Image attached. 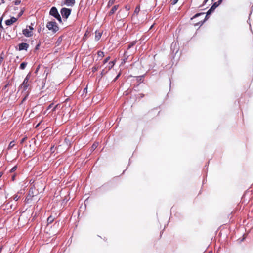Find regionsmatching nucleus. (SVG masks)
<instances>
[{
	"instance_id": "nucleus-27",
	"label": "nucleus",
	"mask_w": 253,
	"mask_h": 253,
	"mask_svg": "<svg viewBox=\"0 0 253 253\" xmlns=\"http://www.w3.org/2000/svg\"><path fill=\"white\" fill-rule=\"evenodd\" d=\"M99 69V66H94L93 67H92V71L93 72H96V71L98 70V69Z\"/></svg>"
},
{
	"instance_id": "nucleus-4",
	"label": "nucleus",
	"mask_w": 253,
	"mask_h": 253,
	"mask_svg": "<svg viewBox=\"0 0 253 253\" xmlns=\"http://www.w3.org/2000/svg\"><path fill=\"white\" fill-rule=\"evenodd\" d=\"M34 28L31 26H27L26 29H23L22 31L23 34L26 37H30L33 36V31Z\"/></svg>"
},
{
	"instance_id": "nucleus-34",
	"label": "nucleus",
	"mask_w": 253,
	"mask_h": 253,
	"mask_svg": "<svg viewBox=\"0 0 253 253\" xmlns=\"http://www.w3.org/2000/svg\"><path fill=\"white\" fill-rule=\"evenodd\" d=\"M204 22V20H203V21L201 20V21H199L197 24H195V25H201L203 24Z\"/></svg>"
},
{
	"instance_id": "nucleus-47",
	"label": "nucleus",
	"mask_w": 253,
	"mask_h": 253,
	"mask_svg": "<svg viewBox=\"0 0 253 253\" xmlns=\"http://www.w3.org/2000/svg\"><path fill=\"white\" fill-rule=\"evenodd\" d=\"M23 215H21V216H20V218H19V220L22 218L23 217Z\"/></svg>"
},
{
	"instance_id": "nucleus-45",
	"label": "nucleus",
	"mask_w": 253,
	"mask_h": 253,
	"mask_svg": "<svg viewBox=\"0 0 253 253\" xmlns=\"http://www.w3.org/2000/svg\"><path fill=\"white\" fill-rule=\"evenodd\" d=\"M208 0H204V4H205L207 1H208Z\"/></svg>"
},
{
	"instance_id": "nucleus-32",
	"label": "nucleus",
	"mask_w": 253,
	"mask_h": 253,
	"mask_svg": "<svg viewBox=\"0 0 253 253\" xmlns=\"http://www.w3.org/2000/svg\"><path fill=\"white\" fill-rule=\"evenodd\" d=\"M54 104L53 103H51L50 104L48 107H47V110L46 111L49 110L50 108H51L53 106Z\"/></svg>"
},
{
	"instance_id": "nucleus-43",
	"label": "nucleus",
	"mask_w": 253,
	"mask_h": 253,
	"mask_svg": "<svg viewBox=\"0 0 253 253\" xmlns=\"http://www.w3.org/2000/svg\"><path fill=\"white\" fill-rule=\"evenodd\" d=\"M2 250V246H1V247H0V253L1 252Z\"/></svg>"
},
{
	"instance_id": "nucleus-5",
	"label": "nucleus",
	"mask_w": 253,
	"mask_h": 253,
	"mask_svg": "<svg viewBox=\"0 0 253 253\" xmlns=\"http://www.w3.org/2000/svg\"><path fill=\"white\" fill-rule=\"evenodd\" d=\"M61 14L63 18L67 19L70 15L71 10L70 9L63 8L61 10Z\"/></svg>"
},
{
	"instance_id": "nucleus-8",
	"label": "nucleus",
	"mask_w": 253,
	"mask_h": 253,
	"mask_svg": "<svg viewBox=\"0 0 253 253\" xmlns=\"http://www.w3.org/2000/svg\"><path fill=\"white\" fill-rule=\"evenodd\" d=\"M17 20V19L14 17H11L9 19H7L5 21V24L7 26H10L16 22Z\"/></svg>"
},
{
	"instance_id": "nucleus-29",
	"label": "nucleus",
	"mask_w": 253,
	"mask_h": 253,
	"mask_svg": "<svg viewBox=\"0 0 253 253\" xmlns=\"http://www.w3.org/2000/svg\"><path fill=\"white\" fill-rule=\"evenodd\" d=\"M110 58V56L106 57L103 61V64L106 63L109 60Z\"/></svg>"
},
{
	"instance_id": "nucleus-30",
	"label": "nucleus",
	"mask_w": 253,
	"mask_h": 253,
	"mask_svg": "<svg viewBox=\"0 0 253 253\" xmlns=\"http://www.w3.org/2000/svg\"><path fill=\"white\" fill-rule=\"evenodd\" d=\"M27 139V137L26 136L24 137L23 138H22L20 141V143L23 144Z\"/></svg>"
},
{
	"instance_id": "nucleus-26",
	"label": "nucleus",
	"mask_w": 253,
	"mask_h": 253,
	"mask_svg": "<svg viewBox=\"0 0 253 253\" xmlns=\"http://www.w3.org/2000/svg\"><path fill=\"white\" fill-rule=\"evenodd\" d=\"M19 197H20L17 194H15L13 196V199L15 201H17L19 199Z\"/></svg>"
},
{
	"instance_id": "nucleus-13",
	"label": "nucleus",
	"mask_w": 253,
	"mask_h": 253,
	"mask_svg": "<svg viewBox=\"0 0 253 253\" xmlns=\"http://www.w3.org/2000/svg\"><path fill=\"white\" fill-rule=\"evenodd\" d=\"M215 9L216 8L212 5L210 9L207 11L206 16L211 14Z\"/></svg>"
},
{
	"instance_id": "nucleus-14",
	"label": "nucleus",
	"mask_w": 253,
	"mask_h": 253,
	"mask_svg": "<svg viewBox=\"0 0 253 253\" xmlns=\"http://www.w3.org/2000/svg\"><path fill=\"white\" fill-rule=\"evenodd\" d=\"M215 9L216 8L212 5L210 9L207 11L206 16L211 14Z\"/></svg>"
},
{
	"instance_id": "nucleus-50",
	"label": "nucleus",
	"mask_w": 253,
	"mask_h": 253,
	"mask_svg": "<svg viewBox=\"0 0 253 253\" xmlns=\"http://www.w3.org/2000/svg\"><path fill=\"white\" fill-rule=\"evenodd\" d=\"M209 253H212V252H210Z\"/></svg>"
},
{
	"instance_id": "nucleus-36",
	"label": "nucleus",
	"mask_w": 253,
	"mask_h": 253,
	"mask_svg": "<svg viewBox=\"0 0 253 253\" xmlns=\"http://www.w3.org/2000/svg\"><path fill=\"white\" fill-rule=\"evenodd\" d=\"M120 75H121V73H119V74H118V75L116 77V78H115L114 79V82H115V81H116L118 79V78L120 77Z\"/></svg>"
},
{
	"instance_id": "nucleus-18",
	"label": "nucleus",
	"mask_w": 253,
	"mask_h": 253,
	"mask_svg": "<svg viewBox=\"0 0 253 253\" xmlns=\"http://www.w3.org/2000/svg\"><path fill=\"white\" fill-rule=\"evenodd\" d=\"M136 41H133L132 42L130 43L128 45L127 50H128V49H130V48H131L132 47H133L136 44Z\"/></svg>"
},
{
	"instance_id": "nucleus-1",
	"label": "nucleus",
	"mask_w": 253,
	"mask_h": 253,
	"mask_svg": "<svg viewBox=\"0 0 253 253\" xmlns=\"http://www.w3.org/2000/svg\"><path fill=\"white\" fill-rule=\"evenodd\" d=\"M29 78H30V77H29V75H28L26 77L25 79L24 80L23 83L20 86V88L22 89L23 91L26 92L25 96L24 98L23 99V101L25 100L28 95L29 92H28V90H27V89L30 85V84L29 83Z\"/></svg>"
},
{
	"instance_id": "nucleus-9",
	"label": "nucleus",
	"mask_w": 253,
	"mask_h": 253,
	"mask_svg": "<svg viewBox=\"0 0 253 253\" xmlns=\"http://www.w3.org/2000/svg\"><path fill=\"white\" fill-rule=\"evenodd\" d=\"M75 3V0H65L64 4L68 6H73Z\"/></svg>"
},
{
	"instance_id": "nucleus-19",
	"label": "nucleus",
	"mask_w": 253,
	"mask_h": 253,
	"mask_svg": "<svg viewBox=\"0 0 253 253\" xmlns=\"http://www.w3.org/2000/svg\"><path fill=\"white\" fill-rule=\"evenodd\" d=\"M27 63L26 62H22L20 65V68L21 70H24L27 66Z\"/></svg>"
},
{
	"instance_id": "nucleus-7",
	"label": "nucleus",
	"mask_w": 253,
	"mask_h": 253,
	"mask_svg": "<svg viewBox=\"0 0 253 253\" xmlns=\"http://www.w3.org/2000/svg\"><path fill=\"white\" fill-rule=\"evenodd\" d=\"M29 45L27 43L22 42L18 44L19 50H27Z\"/></svg>"
},
{
	"instance_id": "nucleus-11",
	"label": "nucleus",
	"mask_w": 253,
	"mask_h": 253,
	"mask_svg": "<svg viewBox=\"0 0 253 253\" xmlns=\"http://www.w3.org/2000/svg\"><path fill=\"white\" fill-rule=\"evenodd\" d=\"M101 36H102V33L101 32L96 31L95 32V40L98 41L101 37Z\"/></svg>"
},
{
	"instance_id": "nucleus-40",
	"label": "nucleus",
	"mask_w": 253,
	"mask_h": 253,
	"mask_svg": "<svg viewBox=\"0 0 253 253\" xmlns=\"http://www.w3.org/2000/svg\"><path fill=\"white\" fill-rule=\"evenodd\" d=\"M15 175L14 174L12 176V181H14L15 180Z\"/></svg>"
},
{
	"instance_id": "nucleus-17",
	"label": "nucleus",
	"mask_w": 253,
	"mask_h": 253,
	"mask_svg": "<svg viewBox=\"0 0 253 253\" xmlns=\"http://www.w3.org/2000/svg\"><path fill=\"white\" fill-rule=\"evenodd\" d=\"M222 1L223 0H219L217 2H214L212 6L216 8L221 3Z\"/></svg>"
},
{
	"instance_id": "nucleus-3",
	"label": "nucleus",
	"mask_w": 253,
	"mask_h": 253,
	"mask_svg": "<svg viewBox=\"0 0 253 253\" xmlns=\"http://www.w3.org/2000/svg\"><path fill=\"white\" fill-rule=\"evenodd\" d=\"M49 14L56 18L60 22H62L61 16L56 7H52L50 10Z\"/></svg>"
},
{
	"instance_id": "nucleus-37",
	"label": "nucleus",
	"mask_w": 253,
	"mask_h": 253,
	"mask_svg": "<svg viewBox=\"0 0 253 253\" xmlns=\"http://www.w3.org/2000/svg\"><path fill=\"white\" fill-rule=\"evenodd\" d=\"M3 60V58L2 56L0 57V65H1V63L2 62Z\"/></svg>"
},
{
	"instance_id": "nucleus-28",
	"label": "nucleus",
	"mask_w": 253,
	"mask_h": 253,
	"mask_svg": "<svg viewBox=\"0 0 253 253\" xmlns=\"http://www.w3.org/2000/svg\"><path fill=\"white\" fill-rule=\"evenodd\" d=\"M17 167L16 166H15L13 167L10 170V172H13L17 169Z\"/></svg>"
},
{
	"instance_id": "nucleus-25",
	"label": "nucleus",
	"mask_w": 253,
	"mask_h": 253,
	"mask_svg": "<svg viewBox=\"0 0 253 253\" xmlns=\"http://www.w3.org/2000/svg\"><path fill=\"white\" fill-rule=\"evenodd\" d=\"M97 146H98V143H94L92 145V147H91V150L93 151V150H95L97 148Z\"/></svg>"
},
{
	"instance_id": "nucleus-23",
	"label": "nucleus",
	"mask_w": 253,
	"mask_h": 253,
	"mask_svg": "<svg viewBox=\"0 0 253 253\" xmlns=\"http://www.w3.org/2000/svg\"><path fill=\"white\" fill-rule=\"evenodd\" d=\"M97 55H98V57H100L101 58H102L104 57V52L101 51H98L97 52Z\"/></svg>"
},
{
	"instance_id": "nucleus-2",
	"label": "nucleus",
	"mask_w": 253,
	"mask_h": 253,
	"mask_svg": "<svg viewBox=\"0 0 253 253\" xmlns=\"http://www.w3.org/2000/svg\"><path fill=\"white\" fill-rule=\"evenodd\" d=\"M46 27L53 33H56L59 30V27L55 21L47 22Z\"/></svg>"
},
{
	"instance_id": "nucleus-10",
	"label": "nucleus",
	"mask_w": 253,
	"mask_h": 253,
	"mask_svg": "<svg viewBox=\"0 0 253 253\" xmlns=\"http://www.w3.org/2000/svg\"><path fill=\"white\" fill-rule=\"evenodd\" d=\"M34 196V193L33 192L32 189H30L28 195L27 196V197L26 199L27 200H29L32 199V198Z\"/></svg>"
},
{
	"instance_id": "nucleus-46",
	"label": "nucleus",
	"mask_w": 253,
	"mask_h": 253,
	"mask_svg": "<svg viewBox=\"0 0 253 253\" xmlns=\"http://www.w3.org/2000/svg\"><path fill=\"white\" fill-rule=\"evenodd\" d=\"M4 3V0H1V2H0V5L1 4V3Z\"/></svg>"
},
{
	"instance_id": "nucleus-20",
	"label": "nucleus",
	"mask_w": 253,
	"mask_h": 253,
	"mask_svg": "<svg viewBox=\"0 0 253 253\" xmlns=\"http://www.w3.org/2000/svg\"><path fill=\"white\" fill-rule=\"evenodd\" d=\"M15 145V142L14 141H12L10 142V143L9 144V146L8 147V149H10L12 148H13Z\"/></svg>"
},
{
	"instance_id": "nucleus-6",
	"label": "nucleus",
	"mask_w": 253,
	"mask_h": 253,
	"mask_svg": "<svg viewBox=\"0 0 253 253\" xmlns=\"http://www.w3.org/2000/svg\"><path fill=\"white\" fill-rule=\"evenodd\" d=\"M119 7V5H115L113 6L111 9L110 10V11L107 13L106 16H110L114 14L118 9Z\"/></svg>"
},
{
	"instance_id": "nucleus-24",
	"label": "nucleus",
	"mask_w": 253,
	"mask_h": 253,
	"mask_svg": "<svg viewBox=\"0 0 253 253\" xmlns=\"http://www.w3.org/2000/svg\"><path fill=\"white\" fill-rule=\"evenodd\" d=\"M204 14V13H197L196 14H195L194 16H193L192 18H191V19H193L194 18H196V17L201 15H203Z\"/></svg>"
},
{
	"instance_id": "nucleus-41",
	"label": "nucleus",
	"mask_w": 253,
	"mask_h": 253,
	"mask_svg": "<svg viewBox=\"0 0 253 253\" xmlns=\"http://www.w3.org/2000/svg\"><path fill=\"white\" fill-rule=\"evenodd\" d=\"M39 68H40V65H39V66H38V67L37 68V69H36V72H38V70H39Z\"/></svg>"
},
{
	"instance_id": "nucleus-48",
	"label": "nucleus",
	"mask_w": 253,
	"mask_h": 253,
	"mask_svg": "<svg viewBox=\"0 0 253 253\" xmlns=\"http://www.w3.org/2000/svg\"><path fill=\"white\" fill-rule=\"evenodd\" d=\"M140 95L141 97H143L144 96V95L143 94H140Z\"/></svg>"
},
{
	"instance_id": "nucleus-42",
	"label": "nucleus",
	"mask_w": 253,
	"mask_h": 253,
	"mask_svg": "<svg viewBox=\"0 0 253 253\" xmlns=\"http://www.w3.org/2000/svg\"><path fill=\"white\" fill-rule=\"evenodd\" d=\"M105 73H106V72H104V70L101 72V74L102 75H104Z\"/></svg>"
},
{
	"instance_id": "nucleus-33",
	"label": "nucleus",
	"mask_w": 253,
	"mask_h": 253,
	"mask_svg": "<svg viewBox=\"0 0 253 253\" xmlns=\"http://www.w3.org/2000/svg\"><path fill=\"white\" fill-rule=\"evenodd\" d=\"M125 7V9H126V10L127 11H128L130 9V6L129 5H126Z\"/></svg>"
},
{
	"instance_id": "nucleus-22",
	"label": "nucleus",
	"mask_w": 253,
	"mask_h": 253,
	"mask_svg": "<svg viewBox=\"0 0 253 253\" xmlns=\"http://www.w3.org/2000/svg\"><path fill=\"white\" fill-rule=\"evenodd\" d=\"M140 9V7L139 6H137L135 9V10H134V14H136L137 15L138 14V13L139 12Z\"/></svg>"
},
{
	"instance_id": "nucleus-31",
	"label": "nucleus",
	"mask_w": 253,
	"mask_h": 253,
	"mask_svg": "<svg viewBox=\"0 0 253 253\" xmlns=\"http://www.w3.org/2000/svg\"><path fill=\"white\" fill-rule=\"evenodd\" d=\"M178 1V0H171L170 2L171 4L174 5Z\"/></svg>"
},
{
	"instance_id": "nucleus-38",
	"label": "nucleus",
	"mask_w": 253,
	"mask_h": 253,
	"mask_svg": "<svg viewBox=\"0 0 253 253\" xmlns=\"http://www.w3.org/2000/svg\"><path fill=\"white\" fill-rule=\"evenodd\" d=\"M57 105H55V106L53 108V109H52V112H54V111L56 110V108H57Z\"/></svg>"
},
{
	"instance_id": "nucleus-49",
	"label": "nucleus",
	"mask_w": 253,
	"mask_h": 253,
	"mask_svg": "<svg viewBox=\"0 0 253 253\" xmlns=\"http://www.w3.org/2000/svg\"><path fill=\"white\" fill-rule=\"evenodd\" d=\"M142 77H139V78H140V80H141V79H142Z\"/></svg>"
},
{
	"instance_id": "nucleus-39",
	"label": "nucleus",
	"mask_w": 253,
	"mask_h": 253,
	"mask_svg": "<svg viewBox=\"0 0 253 253\" xmlns=\"http://www.w3.org/2000/svg\"><path fill=\"white\" fill-rule=\"evenodd\" d=\"M20 3V1L17 0L15 2V4L18 5Z\"/></svg>"
},
{
	"instance_id": "nucleus-15",
	"label": "nucleus",
	"mask_w": 253,
	"mask_h": 253,
	"mask_svg": "<svg viewBox=\"0 0 253 253\" xmlns=\"http://www.w3.org/2000/svg\"><path fill=\"white\" fill-rule=\"evenodd\" d=\"M54 217H53V216L50 215V216H49L48 217V218L47 219V223L48 224L52 223L54 221Z\"/></svg>"
},
{
	"instance_id": "nucleus-44",
	"label": "nucleus",
	"mask_w": 253,
	"mask_h": 253,
	"mask_svg": "<svg viewBox=\"0 0 253 253\" xmlns=\"http://www.w3.org/2000/svg\"><path fill=\"white\" fill-rule=\"evenodd\" d=\"M2 175H3V173L2 172H0V178L1 177Z\"/></svg>"
},
{
	"instance_id": "nucleus-12",
	"label": "nucleus",
	"mask_w": 253,
	"mask_h": 253,
	"mask_svg": "<svg viewBox=\"0 0 253 253\" xmlns=\"http://www.w3.org/2000/svg\"><path fill=\"white\" fill-rule=\"evenodd\" d=\"M129 55L127 53V51H125L124 53V59H123L122 63H125L126 62L127 59Z\"/></svg>"
},
{
	"instance_id": "nucleus-21",
	"label": "nucleus",
	"mask_w": 253,
	"mask_h": 253,
	"mask_svg": "<svg viewBox=\"0 0 253 253\" xmlns=\"http://www.w3.org/2000/svg\"><path fill=\"white\" fill-rule=\"evenodd\" d=\"M115 62H116L115 60L112 61H111L109 62V64L110 66L109 67V70H110L112 68H113V67L114 66V65L115 64Z\"/></svg>"
},
{
	"instance_id": "nucleus-35",
	"label": "nucleus",
	"mask_w": 253,
	"mask_h": 253,
	"mask_svg": "<svg viewBox=\"0 0 253 253\" xmlns=\"http://www.w3.org/2000/svg\"><path fill=\"white\" fill-rule=\"evenodd\" d=\"M2 17H1V18H0V27L1 28L3 29V26H2V23H1V22H2Z\"/></svg>"
},
{
	"instance_id": "nucleus-16",
	"label": "nucleus",
	"mask_w": 253,
	"mask_h": 253,
	"mask_svg": "<svg viewBox=\"0 0 253 253\" xmlns=\"http://www.w3.org/2000/svg\"><path fill=\"white\" fill-rule=\"evenodd\" d=\"M116 0H109L107 5V8L112 6L115 3Z\"/></svg>"
}]
</instances>
